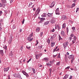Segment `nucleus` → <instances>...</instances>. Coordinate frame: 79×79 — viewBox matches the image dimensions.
I'll return each instance as SVG.
<instances>
[{
  "label": "nucleus",
  "mask_w": 79,
  "mask_h": 79,
  "mask_svg": "<svg viewBox=\"0 0 79 79\" xmlns=\"http://www.w3.org/2000/svg\"><path fill=\"white\" fill-rule=\"evenodd\" d=\"M55 31V29L53 28L52 30V32H54Z\"/></svg>",
  "instance_id": "obj_62"
},
{
  "label": "nucleus",
  "mask_w": 79,
  "mask_h": 79,
  "mask_svg": "<svg viewBox=\"0 0 79 79\" xmlns=\"http://www.w3.org/2000/svg\"><path fill=\"white\" fill-rule=\"evenodd\" d=\"M10 2V3H12L13 2V0H11Z\"/></svg>",
  "instance_id": "obj_64"
},
{
  "label": "nucleus",
  "mask_w": 79,
  "mask_h": 79,
  "mask_svg": "<svg viewBox=\"0 0 79 79\" xmlns=\"http://www.w3.org/2000/svg\"><path fill=\"white\" fill-rule=\"evenodd\" d=\"M32 4V2H30V4H29V5L28 6L29 7V6H30Z\"/></svg>",
  "instance_id": "obj_52"
},
{
  "label": "nucleus",
  "mask_w": 79,
  "mask_h": 79,
  "mask_svg": "<svg viewBox=\"0 0 79 79\" xmlns=\"http://www.w3.org/2000/svg\"><path fill=\"white\" fill-rule=\"evenodd\" d=\"M47 42L48 43V44H50V40L49 39L48 40Z\"/></svg>",
  "instance_id": "obj_38"
},
{
  "label": "nucleus",
  "mask_w": 79,
  "mask_h": 79,
  "mask_svg": "<svg viewBox=\"0 0 79 79\" xmlns=\"http://www.w3.org/2000/svg\"><path fill=\"white\" fill-rule=\"evenodd\" d=\"M55 6V2H52L51 4V5L49 6V7L50 8H53V6Z\"/></svg>",
  "instance_id": "obj_5"
},
{
  "label": "nucleus",
  "mask_w": 79,
  "mask_h": 79,
  "mask_svg": "<svg viewBox=\"0 0 79 79\" xmlns=\"http://www.w3.org/2000/svg\"><path fill=\"white\" fill-rule=\"evenodd\" d=\"M3 48H4V49H5V50H6L7 49V47L6 46H5L3 47Z\"/></svg>",
  "instance_id": "obj_39"
},
{
  "label": "nucleus",
  "mask_w": 79,
  "mask_h": 79,
  "mask_svg": "<svg viewBox=\"0 0 79 79\" xmlns=\"http://www.w3.org/2000/svg\"><path fill=\"white\" fill-rule=\"evenodd\" d=\"M13 76H14L15 77H18L19 78L21 77L20 74H19V73H16L13 74Z\"/></svg>",
  "instance_id": "obj_1"
},
{
  "label": "nucleus",
  "mask_w": 79,
  "mask_h": 79,
  "mask_svg": "<svg viewBox=\"0 0 79 79\" xmlns=\"http://www.w3.org/2000/svg\"><path fill=\"white\" fill-rule=\"evenodd\" d=\"M55 13L56 15H60V12L59 11V8H57L55 10Z\"/></svg>",
  "instance_id": "obj_4"
},
{
  "label": "nucleus",
  "mask_w": 79,
  "mask_h": 79,
  "mask_svg": "<svg viewBox=\"0 0 79 79\" xmlns=\"http://www.w3.org/2000/svg\"><path fill=\"white\" fill-rule=\"evenodd\" d=\"M10 67H9L7 68H4V71L5 72L6 71V72L8 71V70L10 69Z\"/></svg>",
  "instance_id": "obj_10"
},
{
  "label": "nucleus",
  "mask_w": 79,
  "mask_h": 79,
  "mask_svg": "<svg viewBox=\"0 0 79 79\" xmlns=\"http://www.w3.org/2000/svg\"><path fill=\"white\" fill-rule=\"evenodd\" d=\"M36 31L37 32H39V31H40V28L39 27H38L36 29Z\"/></svg>",
  "instance_id": "obj_24"
},
{
  "label": "nucleus",
  "mask_w": 79,
  "mask_h": 79,
  "mask_svg": "<svg viewBox=\"0 0 79 79\" xmlns=\"http://www.w3.org/2000/svg\"><path fill=\"white\" fill-rule=\"evenodd\" d=\"M38 11V12L37 13V14H36V15H39V13H40V10H36V12H37V11Z\"/></svg>",
  "instance_id": "obj_37"
},
{
  "label": "nucleus",
  "mask_w": 79,
  "mask_h": 79,
  "mask_svg": "<svg viewBox=\"0 0 79 79\" xmlns=\"http://www.w3.org/2000/svg\"><path fill=\"white\" fill-rule=\"evenodd\" d=\"M46 16V13H44L42 15H41V17H45Z\"/></svg>",
  "instance_id": "obj_25"
},
{
  "label": "nucleus",
  "mask_w": 79,
  "mask_h": 79,
  "mask_svg": "<svg viewBox=\"0 0 79 79\" xmlns=\"http://www.w3.org/2000/svg\"><path fill=\"white\" fill-rule=\"evenodd\" d=\"M75 5H76V3H73L72 5L71 8H73V7H74L75 6Z\"/></svg>",
  "instance_id": "obj_29"
},
{
  "label": "nucleus",
  "mask_w": 79,
  "mask_h": 79,
  "mask_svg": "<svg viewBox=\"0 0 79 79\" xmlns=\"http://www.w3.org/2000/svg\"><path fill=\"white\" fill-rule=\"evenodd\" d=\"M23 46H21L20 48V50H21V51H22L23 50Z\"/></svg>",
  "instance_id": "obj_46"
},
{
  "label": "nucleus",
  "mask_w": 79,
  "mask_h": 79,
  "mask_svg": "<svg viewBox=\"0 0 79 79\" xmlns=\"http://www.w3.org/2000/svg\"><path fill=\"white\" fill-rule=\"evenodd\" d=\"M26 47L27 49H28V50H30V48H31V47H29L28 46H27Z\"/></svg>",
  "instance_id": "obj_36"
},
{
  "label": "nucleus",
  "mask_w": 79,
  "mask_h": 79,
  "mask_svg": "<svg viewBox=\"0 0 79 79\" xmlns=\"http://www.w3.org/2000/svg\"><path fill=\"white\" fill-rule=\"evenodd\" d=\"M48 23H49V21H47L46 22H45L44 23V26H46V25H48Z\"/></svg>",
  "instance_id": "obj_20"
},
{
  "label": "nucleus",
  "mask_w": 79,
  "mask_h": 79,
  "mask_svg": "<svg viewBox=\"0 0 79 79\" xmlns=\"http://www.w3.org/2000/svg\"><path fill=\"white\" fill-rule=\"evenodd\" d=\"M72 29H73V31H74L75 30V27H72Z\"/></svg>",
  "instance_id": "obj_54"
},
{
  "label": "nucleus",
  "mask_w": 79,
  "mask_h": 79,
  "mask_svg": "<svg viewBox=\"0 0 79 79\" xmlns=\"http://www.w3.org/2000/svg\"><path fill=\"white\" fill-rule=\"evenodd\" d=\"M51 47H53V46H55V42H52L51 43Z\"/></svg>",
  "instance_id": "obj_23"
},
{
  "label": "nucleus",
  "mask_w": 79,
  "mask_h": 79,
  "mask_svg": "<svg viewBox=\"0 0 79 79\" xmlns=\"http://www.w3.org/2000/svg\"><path fill=\"white\" fill-rule=\"evenodd\" d=\"M53 37L52 36L51 37V40H53Z\"/></svg>",
  "instance_id": "obj_40"
},
{
  "label": "nucleus",
  "mask_w": 79,
  "mask_h": 79,
  "mask_svg": "<svg viewBox=\"0 0 79 79\" xmlns=\"http://www.w3.org/2000/svg\"><path fill=\"white\" fill-rule=\"evenodd\" d=\"M76 39H77L76 37V36H74V40H75L76 41Z\"/></svg>",
  "instance_id": "obj_56"
},
{
  "label": "nucleus",
  "mask_w": 79,
  "mask_h": 79,
  "mask_svg": "<svg viewBox=\"0 0 79 79\" xmlns=\"http://www.w3.org/2000/svg\"><path fill=\"white\" fill-rule=\"evenodd\" d=\"M74 60V59H73L71 60V63H73V61Z\"/></svg>",
  "instance_id": "obj_61"
},
{
  "label": "nucleus",
  "mask_w": 79,
  "mask_h": 79,
  "mask_svg": "<svg viewBox=\"0 0 79 79\" xmlns=\"http://www.w3.org/2000/svg\"><path fill=\"white\" fill-rule=\"evenodd\" d=\"M36 44H35V45H37V44H39V41L38 40H36Z\"/></svg>",
  "instance_id": "obj_35"
},
{
  "label": "nucleus",
  "mask_w": 79,
  "mask_h": 79,
  "mask_svg": "<svg viewBox=\"0 0 79 79\" xmlns=\"http://www.w3.org/2000/svg\"><path fill=\"white\" fill-rule=\"evenodd\" d=\"M61 19H63V20H66L67 19L66 18V16L65 15H63L61 16Z\"/></svg>",
  "instance_id": "obj_6"
},
{
  "label": "nucleus",
  "mask_w": 79,
  "mask_h": 79,
  "mask_svg": "<svg viewBox=\"0 0 79 79\" xmlns=\"http://www.w3.org/2000/svg\"><path fill=\"white\" fill-rule=\"evenodd\" d=\"M69 22L70 23H71V24H73V21H71V20H69Z\"/></svg>",
  "instance_id": "obj_51"
},
{
  "label": "nucleus",
  "mask_w": 79,
  "mask_h": 79,
  "mask_svg": "<svg viewBox=\"0 0 79 79\" xmlns=\"http://www.w3.org/2000/svg\"><path fill=\"white\" fill-rule=\"evenodd\" d=\"M42 53L38 54L37 55H35V58H36V59H38L39 57H40V56H42Z\"/></svg>",
  "instance_id": "obj_3"
},
{
  "label": "nucleus",
  "mask_w": 79,
  "mask_h": 79,
  "mask_svg": "<svg viewBox=\"0 0 79 79\" xmlns=\"http://www.w3.org/2000/svg\"><path fill=\"white\" fill-rule=\"evenodd\" d=\"M54 61H55V60H53L51 61H50V63H54Z\"/></svg>",
  "instance_id": "obj_45"
},
{
  "label": "nucleus",
  "mask_w": 79,
  "mask_h": 79,
  "mask_svg": "<svg viewBox=\"0 0 79 79\" xmlns=\"http://www.w3.org/2000/svg\"><path fill=\"white\" fill-rule=\"evenodd\" d=\"M72 44H70V45H73V44H74L75 43V42H76V40H72Z\"/></svg>",
  "instance_id": "obj_22"
},
{
  "label": "nucleus",
  "mask_w": 79,
  "mask_h": 79,
  "mask_svg": "<svg viewBox=\"0 0 79 79\" xmlns=\"http://www.w3.org/2000/svg\"><path fill=\"white\" fill-rule=\"evenodd\" d=\"M31 60H32V58H30L29 60L27 61V63H29V61H31Z\"/></svg>",
  "instance_id": "obj_48"
},
{
  "label": "nucleus",
  "mask_w": 79,
  "mask_h": 79,
  "mask_svg": "<svg viewBox=\"0 0 79 79\" xmlns=\"http://www.w3.org/2000/svg\"><path fill=\"white\" fill-rule=\"evenodd\" d=\"M58 58H60V54H59L58 55Z\"/></svg>",
  "instance_id": "obj_58"
},
{
  "label": "nucleus",
  "mask_w": 79,
  "mask_h": 79,
  "mask_svg": "<svg viewBox=\"0 0 79 79\" xmlns=\"http://www.w3.org/2000/svg\"><path fill=\"white\" fill-rule=\"evenodd\" d=\"M12 42V38H10L9 41L8 43L9 44H11Z\"/></svg>",
  "instance_id": "obj_15"
},
{
  "label": "nucleus",
  "mask_w": 79,
  "mask_h": 79,
  "mask_svg": "<svg viewBox=\"0 0 79 79\" xmlns=\"http://www.w3.org/2000/svg\"><path fill=\"white\" fill-rule=\"evenodd\" d=\"M66 27V23H64L62 25V28H65Z\"/></svg>",
  "instance_id": "obj_26"
},
{
  "label": "nucleus",
  "mask_w": 79,
  "mask_h": 79,
  "mask_svg": "<svg viewBox=\"0 0 79 79\" xmlns=\"http://www.w3.org/2000/svg\"><path fill=\"white\" fill-rule=\"evenodd\" d=\"M58 46H56V48H55L54 49L53 51V53H54V52H55V51H56V49H57V48H58Z\"/></svg>",
  "instance_id": "obj_30"
},
{
  "label": "nucleus",
  "mask_w": 79,
  "mask_h": 79,
  "mask_svg": "<svg viewBox=\"0 0 79 79\" xmlns=\"http://www.w3.org/2000/svg\"><path fill=\"white\" fill-rule=\"evenodd\" d=\"M68 58H69V59H74V55H70L68 57Z\"/></svg>",
  "instance_id": "obj_8"
},
{
  "label": "nucleus",
  "mask_w": 79,
  "mask_h": 79,
  "mask_svg": "<svg viewBox=\"0 0 79 79\" xmlns=\"http://www.w3.org/2000/svg\"><path fill=\"white\" fill-rule=\"evenodd\" d=\"M34 39L33 38H31V37H28L27 38V40H28V41H29V42H31L32 40Z\"/></svg>",
  "instance_id": "obj_7"
},
{
  "label": "nucleus",
  "mask_w": 79,
  "mask_h": 79,
  "mask_svg": "<svg viewBox=\"0 0 79 79\" xmlns=\"http://www.w3.org/2000/svg\"><path fill=\"white\" fill-rule=\"evenodd\" d=\"M3 14V12H2V10L0 11V16H2V15Z\"/></svg>",
  "instance_id": "obj_44"
},
{
  "label": "nucleus",
  "mask_w": 79,
  "mask_h": 79,
  "mask_svg": "<svg viewBox=\"0 0 79 79\" xmlns=\"http://www.w3.org/2000/svg\"><path fill=\"white\" fill-rule=\"evenodd\" d=\"M32 70L34 74H35V69H34V68H32Z\"/></svg>",
  "instance_id": "obj_27"
},
{
  "label": "nucleus",
  "mask_w": 79,
  "mask_h": 79,
  "mask_svg": "<svg viewBox=\"0 0 79 79\" xmlns=\"http://www.w3.org/2000/svg\"><path fill=\"white\" fill-rule=\"evenodd\" d=\"M49 71L50 72V74H51V73H52V69H49Z\"/></svg>",
  "instance_id": "obj_59"
},
{
  "label": "nucleus",
  "mask_w": 79,
  "mask_h": 79,
  "mask_svg": "<svg viewBox=\"0 0 79 79\" xmlns=\"http://www.w3.org/2000/svg\"><path fill=\"white\" fill-rule=\"evenodd\" d=\"M48 58L47 57L44 58L42 59V61H48Z\"/></svg>",
  "instance_id": "obj_14"
},
{
  "label": "nucleus",
  "mask_w": 79,
  "mask_h": 79,
  "mask_svg": "<svg viewBox=\"0 0 79 79\" xmlns=\"http://www.w3.org/2000/svg\"><path fill=\"white\" fill-rule=\"evenodd\" d=\"M57 29H58V31H60V27L58 25H57Z\"/></svg>",
  "instance_id": "obj_31"
},
{
  "label": "nucleus",
  "mask_w": 79,
  "mask_h": 79,
  "mask_svg": "<svg viewBox=\"0 0 79 79\" xmlns=\"http://www.w3.org/2000/svg\"><path fill=\"white\" fill-rule=\"evenodd\" d=\"M66 30H67V33H68V32L69 31V29L68 27H67Z\"/></svg>",
  "instance_id": "obj_47"
},
{
  "label": "nucleus",
  "mask_w": 79,
  "mask_h": 79,
  "mask_svg": "<svg viewBox=\"0 0 79 79\" xmlns=\"http://www.w3.org/2000/svg\"><path fill=\"white\" fill-rule=\"evenodd\" d=\"M2 21H3V19H1L0 20V23H2Z\"/></svg>",
  "instance_id": "obj_60"
},
{
  "label": "nucleus",
  "mask_w": 79,
  "mask_h": 79,
  "mask_svg": "<svg viewBox=\"0 0 79 79\" xmlns=\"http://www.w3.org/2000/svg\"><path fill=\"white\" fill-rule=\"evenodd\" d=\"M59 41H60V40H63V38H61V36H60V34H59Z\"/></svg>",
  "instance_id": "obj_18"
},
{
  "label": "nucleus",
  "mask_w": 79,
  "mask_h": 79,
  "mask_svg": "<svg viewBox=\"0 0 79 79\" xmlns=\"http://www.w3.org/2000/svg\"><path fill=\"white\" fill-rule=\"evenodd\" d=\"M70 36L72 37H74V34H72L70 35Z\"/></svg>",
  "instance_id": "obj_55"
},
{
  "label": "nucleus",
  "mask_w": 79,
  "mask_h": 79,
  "mask_svg": "<svg viewBox=\"0 0 79 79\" xmlns=\"http://www.w3.org/2000/svg\"><path fill=\"white\" fill-rule=\"evenodd\" d=\"M69 76V75L68 74H65V76L64 77L63 79H67V78Z\"/></svg>",
  "instance_id": "obj_12"
},
{
  "label": "nucleus",
  "mask_w": 79,
  "mask_h": 79,
  "mask_svg": "<svg viewBox=\"0 0 79 79\" xmlns=\"http://www.w3.org/2000/svg\"><path fill=\"white\" fill-rule=\"evenodd\" d=\"M29 36L30 37H32L33 36V33L32 32L30 35Z\"/></svg>",
  "instance_id": "obj_34"
},
{
  "label": "nucleus",
  "mask_w": 79,
  "mask_h": 79,
  "mask_svg": "<svg viewBox=\"0 0 79 79\" xmlns=\"http://www.w3.org/2000/svg\"><path fill=\"white\" fill-rule=\"evenodd\" d=\"M60 62H57L56 63V66H59L60 65Z\"/></svg>",
  "instance_id": "obj_28"
},
{
  "label": "nucleus",
  "mask_w": 79,
  "mask_h": 79,
  "mask_svg": "<svg viewBox=\"0 0 79 79\" xmlns=\"http://www.w3.org/2000/svg\"><path fill=\"white\" fill-rule=\"evenodd\" d=\"M61 34L62 36H64L65 34H64V32L63 31H62L61 32Z\"/></svg>",
  "instance_id": "obj_13"
},
{
  "label": "nucleus",
  "mask_w": 79,
  "mask_h": 79,
  "mask_svg": "<svg viewBox=\"0 0 79 79\" xmlns=\"http://www.w3.org/2000/svg\"><path fill=\"white\" fill-rule=\"evenodd\" d=\"M52 13H48L47 14V15L48 17H52Z\"/></svg>",
  "instance_id": "obj_21"
},
{
  "label": "nucleus",
  "mask_w": 79,
  "mask_h": 79,
  "mask_svg": "<svg viewBox=\"0 0 79 79\" xmlns=\"http://www.w3.org/2000/svg\"><path fill=\"white\" fill-rule=\"evenodd\" d=\"M73 78V76L71 75L70 76V77H69V79H72Z\"/></svg>",
  "instance_id": "obj_57"
},
{
  "label": "nucleus",
  "mask_w": 79,
  "mask_h": 79,
  "mask_svg": "<svg viewBox=\"0 0 79 79\" xmlns=\"http://www.w3.org/2000/svg\"><path fill=\"white\" fill-rule=\"evenodd\" d=\"M1 2L2 3H6V0H1Z\"/></svg>",
  "instance_id": "obj_17"
},
{
  "label": "nucleus",
  "mask_w": 79,
  "mask_h": 79,
  "mask_svg": "<svg viewBox=\"0 0 79 79\" xmlns=\"http://www.w3.org/2000/svg\"><path fill=\"white\" fill-rule=\"evenodd\" d=\"M40 20L41 21H44V20H45V18H40Z\"/></svg>",
  "instance_id": "obj_33"
},
{
  "label": "nucleus",
  "mask_w": 79,
  "mask_h": 79,
  "mask_svg": "<svg viewBox=\"0 0 79 79\" xmlns=\"http://www.w3.org/2000/svg\"><path fill=\"white\" fill-rule=\"evenodd\" d=\"M23 73L24 75L26 76V77H29V75H28L27 73H26L25 72H23Z\"/></svg>",
  "instance_id": "obj_9"
},
{
  "label": "nucleus",
  "mask_w": 79,
  "mask_h": 79,
  "mask_svg": "<svg viewBox=\"0 0 79 79\" xmlns=\"http://www.w3.org/2000/svg\"><path fill=\"white\" fill-rule=\"evenodd\" d=\"M19 32H22V29L21 28L20 29Z\"/></svg>",
  "instance_id": "obj_63"
},
{
  "label": "nucleus",
  "mask_w": 79,
  "mask_h": 79,
  "mask_svg": "<svg viewBox=\"0 0 79 79\" xmlns=\"http://www.w3.org/2000/svg\"><path fill=\"white\" fill-rule=\"evenodd\" d=\"M56 36V34H54L53 36H52L54 38H55Z\"/></svg>",
  "instance_id": "obj_43"
},
{
  "label": "nucleus",
  "mask_w": 79,
  "mask_h": 79,
  "mask_svg": "<svg viewBox=\"0 0 79 79\" xmlns=\"http://www.w3.org/2000/svg\"><path fill=\"white\" fill-rule=\"evenodd\" d=\"M51 23L52 24H53V23H55V19H53L52 20H51L50 21Z\"/></svg>",
  "instance_id": "obj_11"
},
{
  "label": "nucleus",
  "mask_w": 79,
  "mask_h": 79,
  "mask_svg": "<svg viewBox=\"0 0 79 79\" xmlns=\"http://www.w3.org/2000/svg\"><path fill=\"white\" fill-rule=\"evenodd\" d=\"M69 39L70 41H71V40H72V37H71L70 36L69 37Z\"/></svg>",
  "instance_id": "obj_41"
},
{
  "label": "nucleus",
  "mask_w": 79,
  "mask_h": 79,
  "mask_svg": "<svg viewBox=\"0 0 79 79\" xmlns=\"http://www.w3.org/2000/svg\"><path fill=\"white\" fill-rule=\"evenodd\" d=\"M68 44H69V43H68V42H66L63 44V45L64 49L66 48V47H67V46L68 45Z\"/></svg>",
  "instance_id": "obj_2"
},
{
  "label": "nucleus",
  "mask_w": 79,
  "mask_h": 79,
  "mask_svg": "<svg viewBox=\"0 0 79 79\" xmlns=\"http://www.w3.org/2000/svg\"><path fill=\"white\" fill-rule=\"evenodd\" d=\"M5 4H2V3H0V7H2V6L3 8H4L5 7Z\"/></svg>",
  "instance_id": "obj_19"
},
{
  "label": "nucleus",
  "mask_w": 79,
  "mask_h": 79,
  "mask_svg": "<svg viewBox=\"0 0 79 79\" xmlns=\"http://www.w3.org/2000/svg\"><path fill=\"white\" fill-rule=\"evenodd\" d=\"M25 21V19H23V21H22V24H24V21Z\"/></svg>",
  "instance_id": "obj_50"
},
{
  "label": "nucleus",
  "mask_w": 79,
  "mask_h": 79,
  "mask_svg": "<svg viewBox=\"0 0 79 79\" xmlns=\"http://www.w3.org/2000/svg\"><path fill=\"white\" fill-rule=\"evenodd\" d=\"M42 47H43V45H41V46H39L38 47L39 48H42Z\"/></svg>",
  "instance_id": "obj_49"
},
{
  "label": "nucleus",
  "mask_w": 79,
  "mask_h": 79,
  "mask_svg": "<svg viewBox=\"0 0 79 79\" xmlns=\"http://www.w3.org/2000/svg\"><path fill=\"white\" fill-rule=\"evenodd\" d=\"M0 53L2 56H3V50H0Z\"/></svg>",
  "instance_id": "obj_16"
},
{
  "label": "nucleus",
  "mask_w": 79,
  "mask_h": 79,
  "mask_svg": "<svg viewBox=\"0 0 79 79\" xmlns=\"http://www.w3.org/2000/svg\"><path fill=\"white\" fill-rule=\"evenodd\" d=\"M42 35H43V32H41L40 33V37H42Z\"/></svg>",
  "instance_id": "obj_42"
},
{
  "label": "nucleus",
  "mask_w": 79,
  "mask_h": 79,
  "mask_svg": "<svg viewBox=\"0 0 79 79\" xmlns=\"http://www.w3.org/2000/svg\"><path fill=\"white\" fill-rule=\"evenodd\" d=\"M69 68H70V67L69 66H68L67 67L65 68V69H69Z\"/></svg>",
  "instance_id": "obj_53"
},
{
  "label": "nucleus",
  "mask_w": 79,
  "mask_h": 79,
  "mask_svg": "<svg viewBox=\"0 0 79 79\" xmlns=\"http://www.w3.org/2000/svg\"><path fill=\"white\" fill-rule=\"evenodd\" d=\"M4 12L5 13V15H7V14L8 13V11H7V10H4Z\"/></svg>",
  "instance_id": "obj_32"
}]
</instances>
